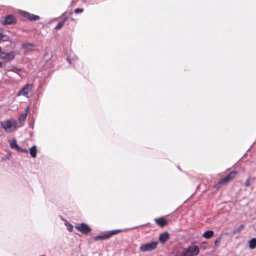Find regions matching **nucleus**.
Masks as SVG:
<instances>
[{"label":"nucleus","mask_w":256,"mask_h":256,"mask_svg":"<svg viewBox=\"0 0 256 256\" xmlns=\"http://www.w3.org/2000/svg\"><path fill=\"white\" fill-rule=\"evenodd\" d=\"M10 145L12 148H15L17 150L20 148V146L18 145L16 143V140L15 138H14L13 140H10Z\"/></svg>","instance_id":"ddd939ff"},{"label":"nucleus","mask_w":256,"mask_h":256,"mask_svg":"<svg viewBox=\"0 0 256 256\" xmlns=\"http://www.w3.org/2000/svg\"><path fill=\"white\" fill-rule=\"evenodd\" d=\"M32 85L31 84H27L24 86L21 90L18 92L16 96H24L26 98H29L28 92L30 89L32 88Z\"/></svg>","instance_id":"423d86ee"},{"label":"nucleus","mask_w":256,"mask_h":256,"mask_svg":"<svg viewBox=\"0 0 256 256\" xmlns=\"http://www.w3.org/2000/svg\"><path fill=\"white\" fill-rule=\"evenodd\" d=\"M20 70H21L20 68H18L15 67L14 66H12L10 67V68H8V70L13 72L17 73V74Z\"/></svg>","instance_id":"6ab92c4d"},{"label":"nucleus","mask_w":256,"mask_h":256,"mask_svg":"<svg viewBox=\"0 0 256 256\" xmlns=\"http://www.w3.org/2000/svg\"><path fill=\"white\" fill-rule=\"evenodd\" d=\"M28 107H27L26 108V109L25 110V112H24L21 113L20 114L18 118L19 122H23L26 120V117L28 114Z\"/></svg>","instance_id":"f8f14e48"},{"label":"nucleus","mask_w":256,"mask_h":256,"mask_svg":"<svg viewBox=\"0 0 256 256\" xmlns=\"http://www.w3.org/2000/svg\"><path fill=\"white\" fill-rule=\"evenodd\" d=\"M243 228H244V225L240 224L239 226H238L234 230V233L236 234V233L240 232L242 230V229Z\"/></svg>","instance_id":"4be33fe9"},{"label":"nucleus","mask_w":256,"mask_h":256,"mask_svg":"<svg viewBox=\"0 0 256 256\" xmlns=\"http://www.w3.org/2000/svg\"><path fill=\"white\" fill-rule=\"evenodd\" d=\"M214 234V232L212 230H208L205 232L202 236L206 238H212Z\"/></svg>","instance_id":"dca6fc26"},{"label":"nucleus","mask_w":256,"mask_h":256,"mask_svg":"<svg viewBox=\"0 0 256 256\" xmlns=\"http://www.w3.org/2000/svg\"><path fill=\"white\" fill-rule=\"evenodd\" d=\"M84 12V9H82V8H76L74 10V12L76 14L81 13V12Z\"/></svg>","instance_id":"5701e85b"},{"label":"nucleus","mask_w":256,"mask_h":256,"mask_svg":"<svg viewBox=\"0 0 256 256\" xmlns=\"http://www.w3.org/2000/svg\"><path fill=\"white\" fill-rule=\"evenodd\" d=\"M105 238H104V235L103 236H96L94 238V239L96 240H98V239H105Z\"/></svg>","instance_id":"393cba45"},{"label":"nucleus","mask_w":256,"mask_h":256,"mask_svg":"<svg viewBox=\"0 0 256 256\" xmlns=\"http://www.w3.org/2000/svg\"><path fill=\"white\" fill-rule=\"evenodd\" d=\"M236 174V172L235 171H232L230 172L228 176L222 178L218 182L217 184L218 186H220L222 184H224L232 180L235 177Z\"/></svg>","instance_id":"20e7f679"},{"label":"nucleus","mask_w":256,"mask_h":256,"mask_svg":"<svg viewBox=\"0 0 256 256\" xmlns=\"http://www.w3.org/2000/svg\"><path fill=\"white\" fill-rule=\"evenodd\" d=\"M254 181H255V178L254 177L250 176L246 180V182L244 183V186H249L252 184H254Z\"/></svg>","instance_id":"4468645a"},{"label":"nucleus","mask_w":256,"mask_h":256,"mask_svg":"<svg viewBox=\"0 0 256 256\" xmlns=\"http://www.w3.org/2000/svg\"><path fill=\"white\" fill-rule=\"evenodd\" d=\"M75 228L84 234H87L91 231V228L89 226L84 223L78 224Z\"/></svg>","instance_id":"0eeeda50"},{"label":"nucleus","mask_w":256,"mask_h":256,"mask_svg":"<svg viewBox=\"0 0 256 256\" xmlns=\"http://www.w3.org/2000/svg\"><path fill=\"white\" fill-rule=\"evenodd\" d=\"M16 22V18L12 14H8L1 18V22L3 25L11 24Z\"/></svg>","instance_id":"39448f33"},{"label":"nucleus","mask_w":256,"mask_h":256,"mask_svg":"<svg viewBox=\"0 0 256 256\" xmlns=\"http://www.w3.org/2000/svg\"><path fill=\"white\" fill-rule=\"evenodd\" d=\"M158 244V243L156 242H152L149 243H147L142 245L140 247V250L142 252L151 251L156 248Z\"/></svg>","instance_id":"7ed1b4c3"},{"label":"nucleus","mask_w":256,"mask_h":256,"mask_svg":"<svg viewBox=\"0 0 256 256\" xmlns=\"http://www.w3.org/2000/svg\"><path fill=\"white\" fill-rule=\"evenodd\" d=\"M200 250L197 246L192 245L183 250L182 256H196L198 254Z\"/></svg>","instance_id":"f257e3e1"},{"label":"nucleus","mask_w":256,"mask_h":256,"mask_svg":"<svg viewBox=\"0 0 256 256\" xmlns=\"http://www.w3.org/2000/svg\"><path fill=\"white\" fill-rule=\"evenodd\" d=\"M14 56L15 54L14 52H10L8 53L2 52L0 54V58L4 60L5 61L11 60L14 58Z\"/></svg>","instance_id":"6e6552de"},{"label":"nucleus","mask_w":256,"mask_h":256,"mask_svg":"<svg viewBox=\"0 0 256 256\" xmlns=\"http://www.w3.org/2000/svg\"><path fill=\"white\" fill-rule=\"evenodd\" d=\"M220 238H218L216 240H215L214 244H216L218 242H220Z\"/></svg>","instance_id":"a878e982"},{"label":"nucleus","mask_w":256,"mask_h":256,"mask_svg":"<svg viewBox=\"0 0 256 256\" xmlns=\"http://www.w3.org/2000/svg\"><path fill=\"white\" fill-rule=\"evenodd\" d=\"M3 36L4 35L0 33V40L2 39Z\"/></svg>","instance_id":"cd10ccee"},{"label":"nucleus","mask_w":256,"mask_h":256,"mask_svg":"<svg viewBox=\"0 0 256 256\" xmlns=\"http://www.w3.org/2000/svg\"><path fill=\"white\" fill-rule=\"evenodd\" d=\"M65 225L66 226L67 229L68 231L72 232L73 230V226L67 221L65 222Z\"/></svg>","instance_id":"aec40b11"},{"label":"nucleus","mask_w":256,"mask_h":256,"mask_svg":"<svg viewBox=\"0 0 256 256\" xmlns=\"http://www.w3.org/2000/svg\"><path fill=\"white\" fill-rule=\"evenodd\" d=\"M168 238L169 234L168 232H166L160 234L159 237V240L162 243L164 244L166 240H168Z\"/></svg>","instance_id":"9d476101"},{"label":"nucleus","mask_w":256,"mask_h":256,"mask_svg":"<svg viewBox=\"0 0 256 256\" xmlns=\"http://www.w3.org/2000/svg\"><path fill=\"white\" fill-rule=\"evenodd\" d=\"M30 156L32 158H36V152H37L36 146H33L32 147H31L30 148Z\"/></svg>","instance_id":"f3484780"},{"label":"nucleus","mask_w":256,"mask_h":256,"mask_svg":"<svg viewBox=\"0 0 256 256\" xmlns=\"http://www.w3.org/2000/svg\"><path fill=\"white\" fill-rule=\"evenodd\" d=\"M120 232H121L120 230H112L110 231L108 234H104V238H108L111 236H112Z\"/></svg>","instance_id":"2eb2a0df"},{"label":"nucleus","mask_w":256,"mask_h":256,"mask_svg":"<svg viewBox=\"0 0 256 256\" xmlns=\"http://www.w3.org/2000/svg\"><path fill=\"white\" fill-rule=\"evenodd\" d=\"M154 221L156 222L158 225H159L160 226L162 227H163V226H165L167 224V223H168L167 220H166L163 218H156V219L154 220Z\"/></svg>","instance_id":"9b49d317"},{"label":"nucleus","mask_w":256,"mask_h":256,"mask_svg":"<svg viewBox=\"0 0 256 256\" xmlns=\"http://www.w3.org/2000/svg\"><path fill=\"white\" fill-rule=\"evenodd\" d=\"M18 151L20 152H25V153H26V154H28V150H26V149L22 148L20 147L18 148Z\"/></svg>","instance_id":"b1692460"},{"label":"nucleus","mask_w":256,"mask_h":256,"mask_svg":"<svg viewBox=\"0 0 256 256\" xmlns=\"http://www.w3.org/2000/svg\"><path fill=\"white\" fill-rule=\"evenodd\" d=\"M249 247L251 249H254L256 247V238H253L249 241Z\"/></svg>","instance_id":"a211bd4d"},{"label":"nucleus","mask_w":256,"mask_h":256,"mask_svg":"<svg viewBox=\"0 0 256 256\" xmlns=\"http://www.w3.org/2000/svg\"><path fill=\"white\" fill-rule=\"evenodd\" d=\"M20 14L22 16L26 18H28L30 20H36L40 18L39 16H38L30 14L24 11H21Z\"/></svg>","instance_id":"1a4fd4ad"},{"label":"nucleus","mask_w":256,"mask_h":256,"mask_svg":"<svg viewBox=\"0 0 256 256\" xmlns=\"http://www.w3.org/2000/svg\"><path fill=\"white\" fill-rule=\"evenodd\" d=\"M1 66H2V62H0V67H1Z\"/></svg>","instance_id":"c85d7f7f"},{"label":"nucleus","mask_w":256,"mask_h":256,"mask_svg":"<svg viewBox=\"0 0 256 256\" xmlns=\"http://www.w3.org/2000/svg\"><path fill=\"white\" fill-rule=\"evenodd\" d=\"M2 126L7 132L14 131L16 127V120H6L2 122Z\"/></svg>","instance_id":"f03ea898"},{"label":"nucleus","mask_w":256,"mask_h":256,"mask_svg":"<svg viewBox=\"0 0 256 256\" xmlns=\"http://www.w3.org/2000/svg\"><path fill=\"white\" fill-rule=\"evenodd\" d=\"M206 243H204L203 244H202L201 246V248H204V249H206V246H203V244H206Z\"/></svg>","instance_id":"bb28decb"},{"label":"nucleus","mask_w":256,"mask_h":256,"mask_svg":"<svg viewBox=\"0 0 256 256\" xmlns=\"http://www.w3.org/2000/svg\"><path fill=\"white\" fill-rule=\"evenodd\" d=\"M66 18H65V20L62 22H59L57 25L55 27V29L56 30H60V28H62V26L64 25V22L66 21Z\"/></svg>","instance_id":"412c9836"}]
</instances>
